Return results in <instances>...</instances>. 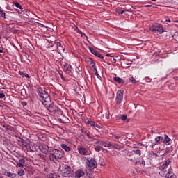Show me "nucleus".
<instances>
[{
	"mask_svg": "<svg viewBox=\"0 0 178 178\" xmlns=\"http://www.w3.org/2000/svg\"><path fill=\"white\" fill-rule=\"evenodd\" d=\"M38 92L40 95L41 101L43 105H45L46 106L51 105V98L45 90L42 89V88H38Z\"/></svg>",
	"mask_w": 178,
	"mask_h": 178,
	"instance_id": "obj_1",
	"label": "nucleus"
},
{
	"mask_svg": "<svg viewBox=\"0 0 178 178\" xmlns=\"http://www.w3.org/2000/svg\"><path fill=\"white\" fill-rule=\"evenodd\" d=\"M63 156V152L59 149H51L49 150V157L51 162H55L58 159H62Z\"/></svg>",
	"mask_w": 178,
	"mask_h": 178,
	"instance_id": "obj_2",
	"label": "nucleus"
},
{
	"mask_svg": "<svg viewBox=\"0 0 178 178\" xmlns=\"http://www.w3.org/2000/svg\"><path fill=\"white\" fill-rule=\"evenodd\" d=\"M61 168L60 173L64 177H70L72 176V168L67 165L60 167Z\"/></svg>",
	"mask_w": 178,
	"mask_h": 178,
	"instance_id": "obj_3",
	"label": "nucleus"
},
{
	"mask_svg": "<svg viewBox=\"0 0 178 178\" xmlns=\"http://www.w3.org/2000/svg\"><path fill=\"white\" fill-rule=\"evenodd\" d=\"M51 47L52 48L53 51H56L58 54L65 51V47L60 42H54Z\"/></svg>",
	"mask_w": 178,
	"mask_h": 178,
	"instance_id": "obj_4",
	"label": "nucleus"
},
{
	"mask_svg": "<svg viewBox=\"0 0 178 178\" xmlns=\"http://www.w3.org/2000/svg\"><path fill=\"white\" fill-rule=\"evenodd\" d=\"M18 144L22 147L24 149H27L30 151L31 148L30 147V141L29 140H24L22 138H19L18 140Z\"/></svg>",
	"mask_w": 178,
	"mask_h": 178,
	"instance_id": "obj_5",
	"label": "nucleus"
},
{
	"mask_svg": "<svg viewBox=\"0 0 178 178\" xmlns=\"http://www.w3.org/2000/svg\"><path fill=\"white\" fill-rule=\"evenodd\" d=\"M160 176L161 177H165V178H175V175L173 174V172L172 171V168H170L168 170H161L159 172Z\"/></svg>",
	"mask_w": 178,
	"mask_h": 178,
	"instance_id": "obj_6",
	"label": "nucleus"
},
{
	"mask_svg": "<svg viewBox=\"0 0 178 178\" xmlns=\"http://www.w3.org/2000/svg\"><path fill=\"white\" fill-rule=\"evenodd\" d=\"M86 165L89 170H92V169H95V168H97V161H95V158H91L90 159H88V162L86 163Z\"/></svg>",
	"mask_w": 178,
	"mask_h": 178,
	"instance_id": "obj_7",
	"label": "nucleus"
},
{
	"mask_svg": "<svg viewBox=\"0 0 178 178\" xmlns=\"http://www.w3.org/2000/svg\"><path fill=\"white\" fill-rule=\"evenodd\" d=\"M124 93V90H120L117 92L115 102L118 105H120L123 101V94Z\"/></svg>",
	"mask_w": 178,
	"mask_h": 178,
	"instance_id": "obj_8",
	"label": "nucleus"
},
{
	"mask_svg": "<svg viewBox=\"0 0 178 178\" xmlns=\"http://www.w3.org/2000/svg\"><path fill=\"white\" fill-rule=\"evenodd\" d=\"M151 31L153 33H163V26L159 24V25H153L151 29Z\"/></svg>",
	"mask_w": 178,
	"mask_h": 178,
	"instance_id": "obj_9",
	"label": "nucleus"
},
{
	"mask_svg": "<svg viewBox=\"0 0 178 178\" xmlns=\"http://www.w3.org/2000/svg\"><path fill=\"white\" fill-rule=\"evenodd\" d=\"M84 134H86L87 137H88V138L90 139V141L92 143H93V144H99V145H101V141H99V140L94 138L92 136H91L88 133H87L86 131L83 132Z\"/></svg>",
	"mask_w": 178,
	"mask_h": 178,
	"instance_id": "obj_10",
	"label": "nucleus"
},
{
	"mask_svg": "<svg viewBox=\"0 0 178 178\" xmlns=\"http://www.w3.org/2000/svg\"><path fill=\"white\" fill-rule=\"evenodd\" d=\"M39 149L41 151V152L47 154H48V149H49V147H48V145H42L39 147Z\"/></svg>",
	"mask_w": 178,
	"mask_h": 178,
	"instance_id": "obj_11",
	"label": "nucleus"
},
{
	"mask_svg": "<svg viewBox=\"0 0 178 178\" xmlns=\"http://www.w3.org/2000/svg\"><path fill=\"white\" fill-rule=\"evenodd\" d=\"M165 154H170V155H174L176 154V150L173 149V146L166 147Z\"/></svg>",
	"mask_w": 178,
	"mask_h": 178,
	"instance_id": "obj_12",
	"label": "nucleus"
},
{
	"mask_svg": "<svg viewBox=\"0 0 178 178\" xmlns=\"http://www.w3.org/2000/svg\"><path fill=\"white\" fill-rule=\"evenodd\" d=\"M90 51L93 55L95 56H97V58H100L101 59H104V56L99 54V52L97 51L95 49L93 48L90 47Z\"/></svg>",
	"mask_w": 178,
	"mask_h": 178,
	"instance_id": "obj_13",
	"label": "nucleus"
},
{
	"mask_svg": "<svg viewBox=\"0 0 178 178\" xmlns=\"http://www.w3.org/2000/svg\"><path fill=\"white\" fill-rule=\"evenodd\" d=\"M100 145L103 146L104 148H108V149H111L112 148V143L111 142H104L102 141L100 142Z\"/></svg>",
	"mask_w": 178,
	"mask_h": 178,
	"instance_id": "obj_14",
	"label": "nucleus"
},
{
	"mask_svg": "<svg viewBox=\"0 0 178 178\" xmlns=\"http://www.w3.org/2000/svg\"><path fill=\"white\" fill-rule=\"evenodd\" d=\"M84 175H85L84 170H83L81 169L77 170L75 172V177L76 178H80V177L84 176Z\"/></svg>",
	"mask_w": 178,
	"mask_h": 178,
	"instance_id": "obj_15",
	"label": "nucleus"
},
{
	"mask_svg": "<svg viewBox=\"0 0 178 178\" xmlns=\"http://www.w3.org/2000/svg\"><path fill=\"white\" fill-rule=\"evenodd\" d=\"M79 152L81 155H87L88 154V149L86 147H79Z\"/></svg>",
	"mask_w": 178,
	"mask_h": 178,
	"instance_id": "obj_16",
	"label": "nucleus"
},
{
	"mask_svg": "<svg viewBox=\"0 0 178 178\" xmlns=\"http://www.w3.org/2000/svg\"><path fill=\"white\" fill-rule=\"evenodd\" d=\"M56 109H58V107L54 105H51L49 108H47V111H49L50 113H53L54 115H55V113H56Z\"/></svg>",
	"mask_w": 178,
	"mask_h": 178,
	"instance_id": "obj_17",
	"label": "nucleus"
},
{
	"mask_svg": "<svg viewBox=\"0 0 178 178\" xmlns=\"http://www.w3.org/2000/svg\"><path fill=\"white\" fill-rule=\"evenodd\" d=\"M4 175H5V176H7L8 177H10V178H16V177H17V174L10 172H8V171H6L4 172Z\"/></svg>",
	"mask_w": 178,
	"mask_h": 178,
	"instance_id": "obj_18",
	"label": "nucleus"
},
{
	"mask_svg": "<svg viewBox=\"0 0 178 178\" xmlns=\"http://www.w3.org/2000/svg\"><path fill=\"white\" fill-rule=\"evenodd\" d=\"M114 81L119 83V84H125L126 81L119 76H115L113 78Z\"/></svg>",
	"mask_w": 178,
	"mask_h": 178,
	"instance_id": "obj_19",
	"label": "nucleus"
},
{
	"mask_svg": "<svg viewBox=\"0 0 178 178\" xmlns=\"http://www.w3.org/2000/svg\"><path fill=\"white\" fill-rule=\"evenodd\" d=\"M25 163H26V160L24 159H20L19 160V163H17L16 166H18L19 168H23Z\"/></svg>",
	"mask_w": 178,
	"mask_h": 178,
	"instance_id": "obj_20",
	"label": "nucleus"
},
{
	"mask_svg": "<svg viewBox=\"0 0 178 178\" xmlns=\"http://www.w3.org/2000/svg\"><path fill=\"white\" fill-rule=\"evenodd\" d=\"M170 141H172V140L169 138V136H168V135H165L163 140L164 144L169 145V144H170Z\"/></svg>",
	"mask_w": 178,
	"mask_h": 178,
	"instance_id": "obj_21",
	"label": "nucleus"
},
{
	"mask_svg": "<svg viewBox=\"0 0 178 178\" xmlns=\"http://www.w3.org/2000/svg\"><path fill=\"white\" fill-rule=\"evenodd\" d=\"M14 5H15V6H16V8H19V9L21 10V12H19V13H24V8H23V7H22V5H20V3H19V2H15Z\"/></svg>",
	"mask_w": 178,
	"mask_h": 178,
	"instance_id": "obj_22",
	"label": "nucleus"
},
{
	"mask_svg": "<svg viewBox=\"0 0 178 178\" xmlns=\"http://www.w3.org/2000/svg\"><path fill=\"white\" fill-rule=\"evenodd\" d=\"M0 17L2 19V20H5L6 19V14L3 10H2V8L0 7Z\"/></svg>",
	"mask_w": 178,
	"mask_h": 178,
	"instance_id": "obj_23",
	"label": "nucleus"
},
{
	"mask_svg": "<svg viewBox=\"0 0 178 178\" xmlns=\"http://www.w3.org/2000/svg\"><path fill=\"white\" fill-rule=\"evenodd\" d=\"M64 69L65 70V72H67V73H70L72 72V67L70 66V65H67L65 64L64 65Z\"/></svg>",
	"mask_w": 178,
	"mask_h": 178,
	"instance_id": "obj_24",
	"label": "nucleus"
},
{
	"mask_svg": "<svg viewBox=\"0 0 178 178\" xmlns=\"http://www.w3.org/2000/svg\"><path fill=\"white\" fill-rule=\"evenodd\" d=\"M88 63L90 67H92L95 70H97V68L95 67V63L92 61V59L90 58Z\"/></svg>",
	"mask_w": 178,
	"mask_h": 178,
	"instance_id": "obj_25",
	"label": "nucleus"
},
{
	"mask_svg": "<svg viewBox=\"0 0 178 178\" xmlns=\"http://www.w3.org/2000/svg\"><path fill=\"white\" fill-rule=\"evenodd\" d=\"M61 148H63V149H65L66 152H69V151H70L71 149L70 147L67 146L66 144H62Z\"/></svg>",
	"mask_w": 178,
	"mask_h": 178,
	"instance_id": "obj_26",
	"label": "nucleus"
},
{
	"mask_svg": "<svg viewBox=\"0 0 178 178\" xmlns=\"http://www.w3.org/2000/svg\"><path fill=\"white\" fill-rule=\"evenodd\" d=\"M111 148H113V149H122V148H123V147H121L120 145H119L118 144H114L112 145Z\"/></svg>",
	"mask_w": 178,
	"mask_h": 178,
	"instance_id": "obj_27",
	"label": "nucleus"
},
{
	"mask_svg": "<svg viewBox=\"0 0 178 178\" xmlns=\"http://www.w3.org/2000/svg\"><path fill=\"white\" fill-rule=\"evenodd\" d=\"M3 127H6V131H8V130L10 131H13V130H15V127H11L10 125H6V126H3Z\"/></svg>",
	"mask_w": 178,
	"mask_h": 178,
	"instance_id": "obj_28",
	"label": "nucleus"
},
{
	"mask_svg": "<svg viewBox=\"0 0 178 178\" xmlns=\"http://www.w3.org/2000/svg\"><path fill=\"white\" fill-rule=\"evenodd\" d=\"M47 178H58L59 177V175H56V174H53V173H51V174H48L47 175Z\"/></svg>",
	"mask_w": 178,
	"mask_h": 178,
	"instance_id": "obj_29",
	"label": "nucleus"
},
{
	"mask_svg": "<svg viewBox=\"0 0 178 178\" xmlns=\"http://www.w3.org/2000/svg\"><path fill=\"white\" fill-rule=\"evenodd\" d=\"M19 74L20 76H22V77H26L27 79H30V76L26 73H24L22 71H19Z\"/></svg>",
	"mask_w": 178,
	"mask_h": 178,
	"instance_id": "obj_30",
	"label": "nucleus"
},
{
	"mask_svg": "<svg viewBox=\"0 0 178 178\" xmlns=\"http://www.w3.org/2000/svg\"><path fill=\"white\" fill-rule=\"evenodd\" d=\"M121 119L122 120H123L124 122H127V123H129V122L130 121V120L127 119V115H122L121 116Z\"/></svg>",
	"mask_w": 178,
	"mask_h": 178,
	"instance_id": "obj_31",
	"label": "nucleus"
},
{
	"mask_svg": "<svg viewBox=\"0 0 178 178\" xmlns=\"http://www.w3.org/2000/svg\"><path fill=\"white\" fill-rule=\"evenodd\" d=\"M115 12L118 14V15H123V13H124V10H120L119 8H117L115 10Z\"/></svg>",
	"mask_w": 178,
	"mask_h": 178,
	"instance_id": "obj_32",
	"label": "nucleus"
},
{
	"mask_svg": "<svg viewBox=\"0 0 178 178\" xmlns=\"http://www.w3.org/2000/svg\"><path fill=\"white\" fill-rule=\"evenodd\" d=\"M101 149H102V147L100 145H97L95 147V151H96L97 152H99Z\"/></svg>",
	"mask_w": 178,
	"mask_h": 178,
	"instance_id": "obj_33",
	"label": "nucleus"
},
{
	"mask_svg": "<svg viewBox=\"0 0 178 178\" xmlns=\"http://www.w3.org/2000/svg\"><path fill=\"white\" fill-rule=\"evenodd\" d=\"M17 174L19 176H24V170H19Z\"/></svg>",
	"mask_w": 178,
	"mask_h": 178,
	"instance_id": "obj_34",
	"label": "nucleus"
},
{
	"mask_svg": "<svg viewBox=\"0 0 178 178\" xmlns=\"http://www.w3.org/2000/svg\"><path fill=\"white\" fill-rule=\"evenodd\" d=\"M163 140V137H162V136H157L155 138L156 143H159V141H162Z\"/></svg>",
	"mask_w": 178,
	"mask_h": 178,
	"instance_id": "obj_35",
	"label": "nucleus"
},
{
	"mask_svg": "<svg viewBox=\"0 0 178 178\" xmlns=\"http://www.w3.org/2000/svg\"><path fill=\"white\" fill-rule=\"evenodd\" d=\"M129 81H131V83H132L133 84H136V83H137V80H136V79L133 76L129 78Z\"/></svg>",
	"mask_w": 178,
	"mask_h": 178,
	"instance_id": "obj_36",
	"label": "nucleus"
},
{
	"mask_svg": "<svg viewBox=\"0 0 178 178\" xmlns=\"http://www.w3.org/2000/svg\"><path fill=\"white\" fill-rule=\"evenodd\" d=\"M133 152L134 154H136V155L141 156V150H140V149L134 150Z\"/></svg>",
	"mask_w": 178,
	"mask_h": 178,
	"instance_id": "obj_37",
	"label": "nucleus"
},
{
	"mask_svg": "<svg viewBox=\"0 0 178 178\" xmlns=\"http://www.w3.org/2000/svg\"><path fill=\"white\" fill-rule=\"evenodd\" d=\"M166 166H165V165L163 163V165H161L159 168V169L161 170V171H162V170H165V169H166Z\"/></svg>",
	"mask_w": 178,
	"mask_h": 178,
	"instance_id": "obj_38",
	"label": "nucleus"
},
{
	"mask_svg": "<svg viewBox=\"0 0 178 178\" xmlns=\"http://www.w3.org/2000/svg\"><path fill=\"white\" fill-rule=\"evenodd\" d=\"M88 124H90V126H92V127H94L95 126V122L88 120Z\"/></svg>",
	"mask_w": 178,
	"mask_h": 178,
	"instance_id": "obj_39",
	"label": "nucleus"
},
{
	"mask_svg": "<svg viewBox=\"0 0 178 178\" xmlns=\"http://www.w3.org/2000/svg\"><path fill=\"white\" fill-rule=\"evenodd\" d=\"M170 160H167L165 163L164 165L168 168V166H169V165H170Z\"/></svg>",
	"mask_w": 178,
	"mask_h": 178,
	"instance_id": "obj_40",
	"label": "nucleus"
},
{
	"mask_svg": "<svg viewBox=\"0 0 178 178\" xmlns=\"http://www.w3.org/2000/svg\"><path fill=\"white\" fill-rule=\"evenodd\" d=\"M21 104H22V105H23V106H26L27 102H26V101L22 102Z\"/></svg>",
	"mask_w": 178,
	"mask_h": 178,
	"instance_id": "obj_41",
	"label": "nucleus"
},
{
	"mask_svg": "<svg viewBox=\"0 0 178 178\" xmlns=\"http://www.w3.org/2000/svg\"><path fill=\"white\" fill-rule=\"evenodd\" d=\"M94 127H96V129H101V125L98 124H95V125L94 126Z\"/></svg>",
	"mask_w": 178,
	"mask_h": 178,
	"instance_id": "obj_42",
	"label": "nucleus"
},
{
	"mask_svg": "<svg viewBox=\"0 0 178 178\" xmlns=\"http://www.w3.org/2000/svg\"><path fill=\"white\" fill-rule=\"evenodd\" d=\"M0 98H5V94L4 93H0Z\"/></svg>",
	"mask_w": 178,
	"mask_h": 178,
	"instance_id": "obj_43",
	"label": "nucleus"
},
{
	"mask_svg": "<svg viewBox=\"0 0 178 178\" xmlns=\"http://www.w3.org/2000/svg\"><path fill=\"white\" fill-rule=\"evenodd\" d=\"M113 137H114V138H115L116 140H119V138H120V136H118L116 135L113 136Z\"/></svg>",
	"mask_w": 178,
	"mask_h": 178,
	"instance_id": "obj_44",
	"label": "nucleus"
},
{
	"mask_svg": "<svg viewBox=\"0 0 178 178\" xmlns=\"http://www.w3.org/2000/svg\"><path fill=\"white\" fill-rule=\"evenodd\" d=\"M111 62H113V63H116V59H115V58H113L112 59H111Z\"/></svg>",
	"mask_w": 178,
	"mask_h": 178,
	"instance_id": "obj_45",
	"label": "nucleus"
},
{
	"mask_svg": "<svg viewBox=\"0 0 178 178\" xmlns=\"http://www.w3.org/2000/svg\"><path fill=\"white\" fill-rule=\"evenodd\" d=\"M106 118H107V119H109V113L108 112V113H106Z\"/></svg>",
	"mask_w": 178,
	"mask_h": 178,
	"instance_id": "obj_46",
	"label": "nucleus"
},
{
	"mask_svg": "<svg viewBox=\"0 0 178 178\" xmlns=\"http://www.w3.org/2000/svg\"><path fill=\"white\" fill-rule=\"evenodd\" d=\"M145 8H151V6H152V5H146V6H144Z\"/></svg>",
	"mask_w": 178,
	"mask_h": 178,
	"instance_id": "obj_47",
	"label": "nucleus"
},
{
	"mask_svg": "<svg viewBox=\"0 0 178 178\" xmlns=\"http://www.w3.org/2000/svg\"><path fill=\"white\" fill-rule=\"evenodd\" d=\"M78 33H79V34H83V32H81V31H80L79 29H78Z\"/></svg>",
	"mask_w": 178,
	"mask_h": 178,
	"instance_id": "obj_48",
	"label": "nucleus"
},
{
	"mask_svg": "<svg viewBox=\"0 0 178 178\" xmlns=\"http://www.w3.org/2000/svg\"><path fill=\"white\" fill-rule=\"evenodd\" d=\"M154 145H155V144H152L151 145H150V148H154Z\"/></svg>",
	"mask_w": 178,
	"mask_h": 178,
	"instance_id": "obj_49",
	"label": "nucleus"
},
{
	"mask_svg": "<svg viewBox=\"0 0 178 178\" xmlns=\"http://www.w3.org/2000/svg\"><path fill=\"white\" fill-rule=\"evenodd\" d=\"M140 163L141 164H143V163H144V161L143 160H142L141 161H140Z\"/></svg>",
	"mask_w": 178,
	"mask_h": 178,
	"instance_id": "obj_50",
	"label": "nucleus"
},
{
	"mask_svg": "<svg viewBox=\"0 0 178 178\" xmlns=\"http://www.w3.org/2000/svg\"><path fill=\"white\" fill-rule=\"evenodd\" d=\"M2 52H3V50L0 49V54H2Z\"/></svg>",
	"mask_w": 178,
	"mask_h": 178,
	"instance_id": "obj_51",
	"label": "nucleus"
},
{
	"mask_svg": "<svg viewBox=\"0 0 178 178\" xmlns=\"http://www.w3.org/2000/svg\"><path fill=\"white\" fill-rule=\"evenodd\" d=\"M95 74H96V76H98V72H97V70H96Z\"/></svg>",
	"mask_w": 178,
	"mask_h": 178,
	"instance_id": "obj_52",
	"label": "nucleus"
},
{
	"mask_svg": "<svg viewBox=\"0 0 178 178\" xmlns=\"http://www.w3.org/2000/svg\"><path fill=\"white\" fill-rule=\"evenodd\" d=\"M165 22H170V19H165Z\"/></svg>",
	"mask_w": 178,
	"mask_h": 178,
	"instance_id": "obj_53",
	"label": "nucleus"
},
{
	"mask_svg": "<svg viewBox=\"0 0 178 178\" xmlns=\"http://www.w3.org/2000/svg\"><path fill=\"white\" fill-rule=\"evenodd\" d=\"M174 23H178V20L174 21Z\"/></svg>",
	"mask_w": 178,
	"mask_h": 178,
	"instance_id": "obj_54",
	"label": "nucleus"
},
{
	"mask_svg": "<svg viewBox=\"0 0 178 178\" xmlns=\"http://www.w3.org/2000/svg\"><path fill=\"white\" fill-rule=\"evenodd\" d=\"M106 56H111V54H106Z\"/></svg>",
	"mask_w": 178,
	"mask_h": 178,
	"instance_id": "obj_55",
	"label": "nucleus"
},
{
	"mask_svg": "<svg viewBox=\"0 0 178 178\" xmlns=\"http://www.w3.org/2000/svg\"><path fill=\"white\" fill-rule=\"evenodd\" d=\"M152 2H155V1H156V0H152Z\"/></svg>",
	"mask_w": 178,
	"mask_h": 178,
	"instance_id": "obj_56",
	"label": "nucleus"
},
{
	"mask_svg": "<svg viewBox=\"0 0 178 178\" xmlns=\"http://www.w3.org/2000/svg\"><path fill=\"white\" fill-rule=\"evenodd\" d=\"M145 148H148V146H147V145H146V146H145Z\"/></svg>",
	"mask_w": 178,
	"mask_h": 178,
	"instance_id": "obj_57",
	"label": "nucleus"
},
{
	"mask_svg": "<svg viewBox=\"0 0 178 178\" xmlns=\"http://www.w3.org/2000/svg\"><path fill=\"white\" fill-rule=\"evenodd\" d=\"M0 178H3V177H2V176L0 175Z\"/></svg>",
	"mask_w": 178,
	"mask_h": 178,
	"instance_id": "obj_58",
	"label": "nucleus"
},
{
	"mask_svg": "<svg viewBox=\"0 0 178 178\" xmlns=\"http://www.w3.org/2000/svg\"><path fill=\"white\" fill-rule=\"evenodd\" d=\"M49 42H52V41H49Z\"/></svg>",
	"mask_w": 178,
	"mask_h": 178,
	"instance_id": "obj_59",
	"label": "nucleus"
}]
</instances>
